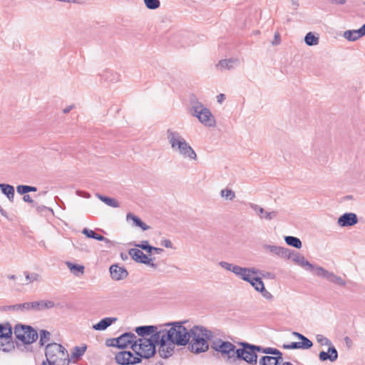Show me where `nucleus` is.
I'll use <instances>...</instances> for the list:
<instances>
[{"label": "nucleus", "mask_w": 365, "mask_h": 365, "mask_svg": "<svg viewBox=\"0 0 365 365\" xmlns=\"http://www.w3.org/2000/svg\"><path fill=\"white\" fill-rule=\"evenodd\" d=\"M155 334L150 336V338H139L136 342L132 344V350L137 356L148 359L153 356L155 353V345L160 347V340L155 338Z\"/></svg>", "instance_id": "5"}, {"label": "nucleus", "mask_w": 365, "mask_h": 365, "mask_svg": "<svg viewBox=\"0 0 365 365\" xmlns=\"http://www.w3.org/2000/svg\"><path fill=\"white\" fill-rule=\"evenodd\" d=\"M284 241L288 245L297 249H300L302 246L301 240L298 237L294 236H286L284 237Z\"/></svg>", "instance_id": "35"}, {"label": "nucleus", "mask_w": 365, "mask_h": 365, "mask_svg": "<svg viewBox=\"0 0 365 365\" xmlns=\"http://www.w3.org/2000/svg\"><path fill=\"white\" fill-rule=\"evenodd\" d=\"M240 345L242 348L237 349L235 356L236 361L243 360L250 365H256L257 364V346L249 344L247 342H241Z\"/></svg>", "instance_id": "7"}, {"label": "nucleus", "mask_w": 365, "mask_h": 365, "mask_svg": "<svg viewBox=\"0 0 365 365\" xmlns=\"http://www.w3.org/2000/svg\"><path fill=\"white\" fill-rule=\"evenodd\" d=\"M220 196L226 200H232L235 198V192L230 188H225L220 191Z\"/></svg>", "instance_id": "37"}, {"label": "nucleus", "mask_w": 365, "mask_h": 365, "mask_svg": "<svg viewBox=\"0 0 365 365\" xmlns=\"http://www.w3.org/2000/svg\"><path fill=\"white\" fill-rule=\"evenodd\" d=\"M259 272L255 267H242L236 264L233 274L244 281H249L250 275H257Z\"/></svg>", "instance_id": "15"}, {"label": "nucleus", "mask_w": 365, "mask_h": 365, "mask_svg": "<svg viewBox=\"0 0 365 365\" xmlns=\"http://www.w3.org/2000/svg\"><path fill=\"white\" fill-rule=\"evenodd\" d=\"M304 41L308 46H316L319 43V38L315 36L312 32H309L304 37Z\"/></svg>", "instance_id": "38"}, {"label": "nucleus", "mask_w": 365, "mask_h": 365, "mask_svg": "<svg viewBox=\"0 0 365 365\" xmlns=\"http://www.w3.org/2000/svg\"><path fill=\"white\" fill-rule=\"evenodd\" d=\"M28 192H36L37 191V188L34 186L27 185Z\"/></svg>", "instance_id": "61"}, {"label": "nucleus", "mask_w": 365, "mask_h": 365, "mask_svg": "<svg viewBox=\"0 0 365 365\" xmlns=\"http://www.w3.org/2000/svg\"><path fill=\"white\" fill-rule=\"evenodd\" d=\"M257 352H262V353H264V354H272L273 355L272 356H282V353L275 349V348H272V347H266V348H264L262 346H257Z\"/></svg>", "instance_id": "32"}, {"label": "nucleus", "mask_w": 365, "mask_h": 365, "mask_svg": "<svg viewBox=\"0 0 365 365\" xmlns=\"http://www.w3.org/2000/svg\"><path fill=\"white\" fill-rule=\"evenodd\" d=\"M16 191L20 195H26L28 192L27 185H18L16 187Z\"/></svg>", "instance_id": "48"}, {"label": "nucleus", "mask_w": 365, "mask_h": 365, "mask_svg": "<svg viewBox=\"0 0 365 365\" xmlns=\"http://www.w3.org/2000/svg\"><path fill=\"white\" fill-rule=\"evenodd\" d=\"M86 350V346H82V347L76 346L73 349V351L72 353V355L74 357H79V356L83 355V354L85 353Z\"/></svg>", "instance_id": "44"}, {"label": "nucleus", "mask_w": 365, "mask_h": 365, "mask_svg": "<svg viewBox=\"0 0 365 365\" xmlns=\"http://www.w3.org/2000/svg\"><path fill=\"white\" fill-rule=\"evenodd\" d=\"M330 3L334 4L342 5L346 3V0H328Z\"/></svg>", "instance_id": "54"}, {"label": "nucleus", "mask_w": 365, "mask_h": 365, "mask_svg": "<svg viewBox=\"0 0 365 365\" xmlns=\"http://www.w3.org/2000/svg\"><path fill=\"white\" fill-rule=\"evenodd\" d=\"M25 277H26V281L24 282V284H29L31 283H33L34 282H41L42 281V276L36 272H24Z\"/></svg>", "instance_id": "31"}, {"label": "nucleus", "mask_w": 365, "mask_h": 365, "mask_svg": "<svg viewBox=\"0 0 365 365\" xmlns=\"http://www.w3.org/2000/svg\"><path fill=\"white\" fill-rule=\"evenodd\" d=\"M192 115L197 118L199 121L205 126L213 127L215 125V120L210 110L205 108L201 103H194L191 108Z\"/></svg>", "instance_id": "8"}, {"label": "nucleus", "mask_w": 365, "mask_h": 365, "mask_svg": "<svg viewBox=\"0 0 365 365\" xmlns=\"http://www.w3.org/2000/svg\"><path fill=\"white\" fill-rule=\"evenodd\" d=\"M82 233L85 235L87 237L93 239L95 238V236L96 235V232L88 228H84L82 231Z\"/></svg>", "instance_id": "46"}, {"label": "nucleus", "mask_w": 365, "mask_h": 365, "mask_svg": "<svg viewBox=\"0 0 365 365\" xmlns=\"http://www.w3.org/2000/svg\"><path fill=\"white\" fill-rule=\"evenodd\" d=\"M166 135L168 141L174 152L184 159L197 160V153L178 131L169 128L166 131Z\"/></svg>", "instance_id": "2"}, {"label": "nucleus", "mask_w": 365, "mask_h": 365, "mask_svg": "<svg viewBox=\"0 0 365 365\" xmlns=\"http://www.w3.org/2000/svg\"><path fill=\"white\" fill-rule=\"evenodd\" d=\"M32 302H25L23 304H20L21 305V312L33 310L31 307Z\"/></svg>", "instance_id": "49"}, {"label": "nucleus", "mask_w": 365, "mask_h": 365, "mask_svg": "<svg viewBox=\"0 0 365 365\" xmlns=\"http://www.w3.org/2000/svg\"><path fill=\"white\" fill-rule=\"evenodd\" d=\"M11 337L12 327L10 324H0V350L7 352L14 348Z\"/></svg>", "instance_id": "10"}, {"label": "nucleus", "mask_w": 365, "mask_h": 365, "mask_svg": "<svg viewBox=\"0 0 365 365\" xmlns=\"http://www.w3.org/2000/svg\"><path fill=\"white\" fill-rule=\"evenodd\" d=\"M163 251L164 250L162 248L155 247L153 246L152 249H150V253H152V252H155L156 254H161Z\"/></svg>", "instance_id": "55"}, {"label": "nucleus", "mask_w": 365, "mask_h": 365, "mask_svg": "<svg viewBox=\"0 0 365 365\" xmlns=\"http://www.w3.org/2000/svg\"><path fill=\"white\" fill-rule=\"evenodd\" d=\"M105 242L106 247L110 248L114 245V243L109 239L106 237V240H103Z\"/></svg>", "instance_id": "56"}, {"label": "nucleus", "mask_w": 365, "mask_h": 365, "mask_svg": "<svg viewBox=\"0 0 365 365\" xmlns=\"http://www.w3.org/2000/svg\"><path fill=\"white\" fill-rule=\"evenodd\" d=\"M285 259H291L296 264L305 268L307 270L312 271V269H314L313 264L307 261L302 255L294 250H288V256H286Z\"/></svg>", "instance_id": "13"}, {"label": "nucleus", "mask_w": 365, "mask_h": 365, "mask_svg": "<svg viewBox=\"0 0 365 365\" xmlns=\"http://www.w3.org/2000/svg\"><path fill=\"white\" fill-rule=\"evenodd\" d=\"M211 347L220 353L227 363L235 364L236 362L235 356L237 355V349L232 343L217 339L212 341Z\"/></svg>", "instance_id": "6"}, {"label": "nucleus", "mask_w": 365, "mask_h": 365, "mask_svg": "<svg viewBox=\"0 0 365 365\" xmlns=\"http://www.w3.org/2000/svg\"><path fill=\"white\" fill-rule=\"evenodd\" d=\"M131 258L137 262L145 264L150 267L156 269L157 265L153 262V259L145 255L140 250L132 248L128 252Z\"/></svg>", "instance_id": "14"}, {"label": "nucleus", "mask_w": 365, "mask_h": 365, "mask_svg": "<svg viewBox=\"0 0 365 365\" xmlns=\"http://www.w3.org/2000/svg\"><path fill=\"white\" fill-rule=\"evenodd\" d=\"M23 200L24 202L31 203L32 205L34 203V200H32L31 197L29 195H24L23 197Z\"/></svg>", "instance_id": "53"}, {"label": "nucleus", "mask_w": 365, "mask_h": 365, "mask_svg": "<svg viewBox=\"0 0 365 365\" xmlns=\"http://www.w3.org/2000/svg\"><path fill=\"white\" fill-rule=\"evenodd\" d=\"M33 207H35L36 208L37 211H38V212L42 211L45 208L44 206H38L34 203L33 204Z\"/></svg>", "instance_id": "62"}, {"label": "nucleus", "mask_w": 365, "mask_h": 365, "mask_svg": "<svg viewBox=\"0 0 365 365\" xmlns=\"http://www.w3.org/2000/svg\"><path fill=\"white\" fill-rule=\"evenodd\" d=\"M51 334L46 330H41L39 344L43 346L46 342L50 340Z\"/></svg>", "instance_id": "40"}, {"label": "nucleus", "mask_w": 365, "mask_h": 365, "mask_svg": "<svg viewBox=\"0 0 365 365\" xmlns=\"http://www.w3.org/2000/svg\"><path fill=\"white\" fill-rule=\"evenodd\" d=\"M282 347L285 349H299L297 342H292L290 344H284Z\"/></svg>", "instance_id": "50"}, {"label": "nucleus", "mask_w": 365, "mask_h": 365, "mask_svg": "<svg viewBox=\"0 0 365 365\" xmlns=\"http://www.w3.org/2000/svg\"><path fill=\"white\" fill-rule=\"evenodd\" d=\"M217 101L220 103H221L225 99V96L224 94L221 93L217 96Z\"/></svg>", "instance_id": "57"}, {"label": "nucleus", "mask_w": 365, "mask_h": 365, "mask_svg": "<svg viewBox=\"0 0 365 365\" xmlns=\"http://www.w3.org/2000/svg\"><path fill=\"white\" fill-rule=\"evenodd\" d=\"M135 247H140L147 252L150 253V249H152V246L148 244V241H143L140 244H135Z\"/></svg>", "instance_id": "45"}, {"label": "nucleus", "mask_w": 365, "mask_h": 365, "mask_svg": "<svg viewBox=\"0 0 365 365\" xmlns=\"http://www.w3.org/2000/svg\"><path fill=\"white\" fill-rule=\"evenodd\" d=\"M262 249L267 252L272 253L274 255L285 259L286 256H288V250L286 247L277 246L274 245L264 244L262 245Z\"/></svg>", "instance_id": "17"}, {"label": "nucleus", "mask_w": 365, "mask_h": 365, "mask_svg": "<svg viewBox=\"0 0 365 365\" xmlns=\"http://www.w3.org/2000/svg\"><path fill=\"white\" fill-rule=\"evenodd\" d=\"M160 245L166 248H173V243L170 240L165 239L161 240Z\"/></svg>", "instance_id": "51"}, {"label": "nucleus", "mask_w": 365, "mask_h": 365, "mask_svg": "<svg viewBox=\"0 0 365 365\" xmlns=\"http://www.w3.org/2000/svg\"><path fill=\"white\" fill-rule=\"evenodd\" d=\"M312 270H314V274L317 276L322 277L325 279L327 278V274L329 272V271L326 270L322 267H319V266H316V267L314 266V269H312Z\"/></svg>", "instance_id": "42"}, {"label": "nucleus", "mask_w": 365, "mask_h": 365, "mask_svg": "<svg viewBox=\"0 0 365 365\" xmlns=\"http://www.w3.org/2000/svg\"><path fill=\"white\" fill-rule=\"evenodd\" d=\"M190 336L189 349L192 353L200 354L208 350V341L213 337V333L202 326H195L191 328Z\"/></svg>", "instance_id": "3"}, {"label": "nucleus", "mask_w": 365, "mask_h": 365, "mask_svg": "<svg viewBox=\"0 0 365 365\" xmlns=\"http://www.w3.org/2000/svg\"><path fill=\"white\" fill-rule=\"evenodd\" d=\"M239 64L237 58L223 59L220 61L215 68L217 71H222L224 70H231Z\"/></svg>", "instance_id": "21"}, {"label": "nucleus", "mask_w": 365, "mask_h": 365, "mask_svg": "<svg viewBox=\"0 0 365 365\" xmlns=\"http://www.w3.org/2000/svg\"><path fill=\"white\" fill-rule=\"evenodd\" d=\"M117 321L115 317H106L101 319L98 323L93 326V329L95 330L103 331L106 329L113 323Z\"/></svg>", "instance_id": "27"}, {"label": "nucleus", "mask_w": 365, "mask_h": 365, "mask_svg": "<svg viewBox=\"0 0 365 365\" xmlns=\"http://www.w3.org/2000/svg\"><path fill=\"white\" fill-rule=\"evenodd\" d=\"M249 206L261 220H271L277 214L276 211L268 212L257 204L249 203Z\"/></svg>", "instance_id": "16"}, {"label": "nucleus", "mask_w": 365, "mask_h": 365, "mask_svg": "<svg viewBox=\"0 0 365 365\" xmlns=\"http://www.w3.org/2000/svg\"><path fill=\"white\" fill-rule=\"evenodd\" d=\"M281 42L280 35L279 33H275L274 40L272 41L273 46L279 45Z\"/></svg>", "instance_id": "52"}, {"label": "nucleus", "mask_w": 365, "mask_h": 365, "mask_svg": "<svg viewBox=\"0 0 365 365\" xmlns=\"http://www.w3.org/2000/svg\"><path fill=\"white\" fill-rule=\"evenodd\" d=\"M94 239L97 240H99V241L106 240V237H103L101 235L97 234V233H96Z\"/></svg>", "instance_id": "59"}, {"label": "nucleus", "mask_w": 365, "mask_h": 365, "mask_svg": "<svg viewBox=\"0 0 365 365\" xmlns=\"http://www.w3.org/2000/svg\"><path fill=\"white\" fill-rule=\"evenodd\" d=\"M7 278L11 280H16L17 279V277L15 274H9L7 276Z\"/></svg>", "instance_id": "63"}, {"label": "nucleus", "mask_w": 365, "mask_h": 365, "mask_svg": "<svg viewBox=\"0 0 365 365\" xmlns=\"http://www.w3.org/2000/svg\"><path fill=\"white\" fill-rule=\"evenodd\" d=\"M319 358L322 361L329 359L333 362L337 359L338 353L334 346H330L329 347L328 352L321 351L319 354Z\"/></svg>", "instance_id": "24"}, {"label": "nucleus", "mask_w": 365, "mask_h": 365, "mask_svg": "<svg viewBox=\"0 0 365 365\" xmlns=\"http://www.w3.org/2000/svg\"><path fill=\"white\" fill-rule=\"evenodd\" d=\"M365 35V24L357 30H347L344 32L343 36L350 41H355Z\"/></svg>", "instance_id": "20"}, {"label": "nucleus", "mask_w": 365, "mask_h": 365, "mask_svg": "<svg viewBox=\"0 0 365 365\" xmlns=\"http://www.w3.org/2000/svg\"><path fill=\"white\" fill-rule=\"evenodd\" d=\"M66 265L70 271L76 276H78L79 274H83L84 272V267L83 265L73 264L70 262H67Z\"/></svg>", "instance_id": "36"}, {"label": "nucleus", "mask_w": 365, "mask_h": 365, "mask_svg": "<svg viewBox=\"0 0 365 365\" xmlns=\"http://www.w3.org/2000/svg\"><path fill=\"white\" fill-rule=\"evenodd\" d=\"M247 282H249L257 292H266L269 294V292H267L264 288V282L260 277H257V274L250 275L249 281Z\"/></svg>", "instance_id": "22"}, {"label": "nucleus", "mask_w": 365, "mask_h": 365, "mask_svg": "<svg viewBox=\"0 0 365 365\" xmlns=\"http://www.w3.org/2000/svg\"><path fill=\"white\" fill-rule=\"evenodd\" d=\"M292 3V5L294 6V9H297L299 6V0H289Z\"/></svg>", "instance_id": "60"}, {"label": "nucleus", "mask_w": 365, "mask_h": 365, "mask_svg": "<svg viewBox=\"0 0 365 365\" xmlns=\"http://www.w3.org/2000/svg\"><path fill=\"white\" fill-rule=\"evenodd\" d=\"M127 220H131L133 225L136 227H140L143 231L148 230L150 227L144 223L138 216L129 212L126 215Z\"/></svg>", "instance_id": "30"}, {"label": "nucleus", "mask_w": 365, "mask_h": 365, "mask_svg": "<svg viewBox=\"0 0 365 365\" xmlns=\"http://www.w3.org/2000/svg\"><path fill=\"white\" fill-rule=\"evenodd\" d=\"M136 340L137 336L133 333L126 332L118 338L113 339L110 345L120 349H125L128 346L132 348V344L136 342Z\"/></svg>", "instance_id": "11"}, {"label": "nucleus", "mask_w": 365, "mask_h": 365, "mask_svg": "<svg viewBox=\"0 0 365 365\" xmlns=\"http://www.w3.org/2000/svg\"><path fill=\"white\" fill-rule=\"evenodd\" d=\"M143 1L148 9L155 10L158 9L160 6L159 0H143Z\"/></svg>", "instance_id": "39"}, {"label": "nucleus", "mask_w": 365, "mask_h": 365, "mask_svg": "<svg viewBox=\"0 0 365 365\" xmlns=\"http://www.w3.org/2000/svg\"><path fill=\"white\" fill-rule=\"evenodd\" d=\"M0 190L7 197L10 202H12L14 201L15 195L14 186L9 184L0 183Z\"/></svg>", "instance_id": "29"}, {"label": "nucleus", "mask_w": 365, "mask_h": 365, "mask_svg": "<svg viewBox=\"0 0 365 365\" xmlns=\"http://www.w3.org/2000/svg\"><path fill=\"white\" fill-rule=\"evenodd\" d=\"M55 304L51 300H41L32 302L31 307L33 310L42 311L45 309H49L54 307Z\"/></svg>", "instance_id": "25"}, {"label": "nucleus", "mask_w": 365, "mask_h": 365, "mask_svg": "<svg viewBox=\"0 0 365 365\" xmlns=\"http://www.w3.org/2000/svg\"><path fill=\"white\" fill-rule=\"evenodd\" d=\"M326 279L339 286L344 287L346 285L345 281L341 277L331 272H328Z\"/></svg>", "instance_id": "33"}, {"label": "nucleus", "mask_w": 365, "mask_h": 365, "mask_svg": "<svg viewBox=\"0 0 365 365\" xmlns=\"http://www.w3.org/2000/svg\"><path fill=\"white\" fill-rule=\"evenodd\" d=\"M316 339L317 342L322 346H329V347L332 346L331 341L322 334H317Z\"/></svg>", "instance_id": "41"}, {"label": "nucleus", "mask_w": 365, "mask_h": 365, "mask_svg": "<svg viewBox=\"0 0 365 365\" xmlns=\"http://www.w3.org/2000/svg\"><path fill=\"white\" fill-rule=\"evenodd\" d=\"M185 322H175L167 324L168 329H161L155 334V338L160 340L158 353L163 358H168L174 353L175 346H185L190 339L188 329L183 326Z\"/></svg>", "instance_id": "1"}, {"label": "nucleus", "mask_w": 365, "mask_h": 365, "mask_svg": "<svg viewBox=\"0 0 365 365\" xmlns=\"http://www.w3.org/2000/svg\"><path fill=\"white\" fill-rule=\"evenodd\" d=\"M135 332L142 338H147L158 332L155 326H141L136 327Z\"/></svg>", "instance_id": "23"}, {"label": "nucleus", "mask_w": 365, "mask_h": 365, "mask_svg": "<svg viewBox=\"0 0 365 365\" xmlns=\"http://www.w3.org/2000/svg\"><path fill=\"white\" fill-rule=\"evenodd\" d=\"M292 334L295 336H297L299 339H300L302 341H297L299 344V349H310L313 346V343L311 340H309L308 338L304 336L300 333L294 331Z\"/></svg>", "instance_id": "28"}, {"label": "nucleus", "mask_w": 365, "mask_h": 365, "mask_svg": "<svg viewBox=\"0 0 365 365\" xmlns=\"http://www.w3.org/2000/svg\"><path fill=\"white\" fill-rule=\"evenodd\" d=\"M116 362L122 365H130L140 363V358L135 355L130 351H123L118 352L115 357Z\"/></svg>", "instance_id": "12"}, {"label": "nucleus", "mask_w": 365, "mask_h": 365, "mask_svg": "<svg viewBox=\"0 0 365 365\" xmlns=\"http://www.w3.org/2000/svg\"><path fill=\"white\" fill-rule=\"evenodd\" d=\"M96 197L100 200H101L102 202H103L105 204H106L107 205L110 206V207H118L120 206V204L119 202L113 199V198H110V197H106V196H103V195H101L100 194H96Z\"/></svg>", "instance_id": "34"}, {"label": "nucleus", "mask_w": 365, "mask_h": 365, "mask_svg": "<svg viewBox=\"0 0 365 365\" xmlns=\"http://www.w3.org/2000/svg\"><path fill=\"white\" fill-rule=\"evenodd\" d=\"M280 365H293L291 362H289V361H282V363H281Z\"/></svg>", "instance_id": "64"}, {"label": "nucleus", "mask_w": 365, "mask_h": 365, "mask_svg": "<svg viewBox=\"0 0 365 365\" xmlns=\"http://www.w3.org/2000/svg\"><path fill=\"white\" fill-rule=\"evenodd\" d=\"M5 311H15V312H21V305L20 304L6 306L4 308Z\"/></svg>", "instance_id": "47"}, {"label": "nucleus", "mask_w": 365, "mask_h": 365, "mask_svg": "<svg viewBox=\"0 0 365 365\" xmlns=\"http://www.w3.org/2000/svg\"><path fill=\"white\" fill-rule=\"evenodd\" d=\"M14 335L24 344H31L38 339L37 331L31 327L27 325H16Z\"/></svg>", "instance_id": "9"}, {"label": "nucleus", "mask_w": 365, "mask_h": 365, "mask_svg": "<svg viewBox=\"0 0 365 365\" xmlns=\"http://www.w3.org/2000/svg\"><path fill=\"white\" fill-rule=\"evenodd\" d=\"M73 107H74L73 105H71V106H67L66 108H65L63 110V113H69L73 108Z\"/></svg>", "instance_id": "58"}, {"label": "nucleus", "mask_w": 365, "mask_h": 365, "mask_svg": "<svg viewBox=\"0 0 365 365\" xmlns=\"http://www.w3.org/2000/svg\"><path fill=\"white\" fill-rule=\"evenodd\" d=\"M46 360L41 365H68L69 359L66 349L60 344L51 343L45 348Z\"/></svg>", "instance_id": "4"}, {"label": "nucleus", "mask_w": 365, "mask_h": 365, "mask_svg": "<svg viewBox=\"0 0 365 365\" xmlns=\"http://www.w3.org/2000/svg\"><path fill=\"white\" fill-rule=\"evenodd\" d=\"M219 265L227 271H230L233 273L236 264L229 263L227 262L221 261L219 262Z\"/></svg>", "instance_id": "43"}, {"label": "nucleus", "mask_w": 365, "mask_h": 365, "mask_svg": "<svg viewBox=\"0 0 365 365\" xmlns=\"http://www.w3.org/2000/svg\"><path fill=\"white\" fill-rule=\"evenodd\" d=\"M110 277L113 280L119 281L125 279L128 275V271L123 267L118 264H112L109 269Z\"/></svg>", "instance_id": "18"}, {"label": "nucleus", "mask_w": 365, "mask_h": 365, "mask_svg": "<svg viewBox=\"0 0 365 365\" xmlns=\"http://www.w3.org/2000/svg\"><path fill=\"white\" fill-rule=\"evenodd\" d=\"M358 222L357 216L355 213H344L338 218L337 223L340 227H349Z\"/></svg>", "instance_id": "19"}, {"label": "nucleus", "mask_w": 365, "mask_h": 365, "mask_svg": "<svg viewBox=\"0 0 365 365\" xmlns=\"http://www.w3.org/2000/svg\"><path fill=\"white\" fill-rule=\"evenodd\" d=\"M259 365H280L282 356H264L259 359Z\"/></svg>", "instance_id": "26"}]
</instances>
